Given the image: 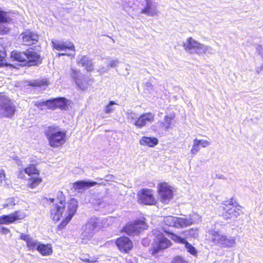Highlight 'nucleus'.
Segmentation results:
<instances>
[{"label": "nucleus", "mask_w": 263, "mask_h": 263, "mask_svg": "<svg viewBox=\"0 0 263 263\" xmlns=\"http://www.w3.org/2000/svg\"><path fill=\"white\" fill-rule=\"evenodd\" d=\"M46 200L50 203H53L50 209V217L55 222L60 220L66 207L67 215L58 226V230H63L76 214L78 207L77 200L74 198H71L68 200L66 206V197L63 192L61 191L56 192L54 197L46 198Z\"/></svg>", "instance_id": "f257e3e1"}, {"label": "nucleus", "mask_w": 263, "mask_h": 263, "mask_svg": "<svg viewBox=\"0 0 263 263\" xmlns=\"http://www.w3.org/2000/svg\"><path fill=\"white\" fill-rule=\"evenodd\" d=\"M11 58L24 67L37 66L42 61L40 53L32 48L27 49L24 51L13 50L11 53Z\"/></svg>", "instance_id": "f03ea898"}, {"label": "nucleus", "mask_w": 263, "mask_h": 263, "mask_svg": "<svg viewBox=\"0 0 263 263\" xmlns=\"http://www.w3.org/2000/svg\"><path fill=\"white\" fill-rule=\"evenodd\" d=\"M45 135L48 144L52 148L61 147L67 140V131L61 130L58 126H49L45 130Z\"/></svg>", "instance_id": "7ed1b4c3"}, {"label": "nucleus", "mask_w": 263, "mask_h": 263, "mask_svg": "<svg viewBox=\"0 0 263 263\" xmlns=\"http://www.w3.org/2000/svg\"><path fill=\"white\" fill-rule=\"evenodd\" d=\"M17 111L12 100L4 92H0V118L12 119Z\"/></svg>", "instance_id": "20e7f679"}, {"label": "nucleus", "mask_w": 263, "mask_h": 263, "mask_svg": "<svg viewBox=\"0 0 263 263\" xmlns=\"http://www.w3.org/2000/svg\"><path fill=\"white\" fill-rule=\"evenodd\" d=\"M147 228L148 226L146 223L145 218L142 217L126 223L123 226L121 232L125 233L128 236H134L139 234Z\"/></svg>", "instance_id": "39448f33"}, {"label": "nucleus", "mask_w": 263, "mask_h": 263, "mask_svg": "<svg viewBox=\"0 0 263 263\" xmlns=\"http://www.w3.org/2000/svg\"><path fill=\"white\" fill-rule=\"evenodd\" d=\"M234 199L224 201L222 209V216L224 219L235 221L240 214L242 213L240 206L234 205Z\"/></svg>", "instance_id": "423d86ee"}, {"label": "nucleus", "mask_w": 263, "mask_h": 263, "mask_svg": "<svg viewBox=\"0 0 263 263\" xmlns=\"http://www.w3.org/2000/svg\"><path fill=\"white\" fill-rule=\"evenodd\" d=\"M183 46L184 47L185 50L191 53H195L200 54L203 53L205 54H211L212 52V48L211 47L201 44L194 40L192 37H189L187 42L183 44Z\"/></svg>", "instance_id": "0eeeda50"}, {"label": "nucleus", "mask_w": 263, "mask_h": 263, "mask_svg": "<svg viewBox=\"0 0 263 263\" xmlns=\"http://www.w3.org/2000/svg\"><path fill=\"white\" fill-rule=\"evenodd\" d=\"M157 194L158 200L163 203H168L174 195V189L166 182L158 184Z\"/></svg>", "instance_id": "6e6552de"}, {"label": "nucleus", "mask_w": 263, "mask_h": 263, "mask_svg": "<svg viewBox=\"0 0 263 263\" xmlns=\"http://www.w3.org/2000/svg\"><path fill=\"white\" fill-rule=\"evenodd\" d=\"M212 241L222 248H231L235 244V238L232 236H227L221 234L218 231H211Z\"/></svg>", "instance_id": "1a4fd4ad"}, {"label": "nucleus", "mask_w": 263, "mask_h": 263, "mask_svg": "<svg viewBox=\"0 0 263 263\" xmlns=\"http://www.w3.org/2000/svg\"><path fill=\"white\" fill-rule=\"evenodd\" d=\"M137 200L139 203L145 205H155L157 203L153 190L147 188L141 189L138 192Z\"/></svg>", "instance_id": "9d476101"}, {"label": "nucleus", "mask_w": 263, "mask_h": 263, "mask_svg": "<svg viewBox=\"0 0 263 263\" xmlns=\"http://www.w3.org/2000/svg\"><path fill=\"white\" fill-rule=\"evenodd\" d=\"M115 245L121 253L129 254L134 249L133 241L127 236H121L115 241Z\"/></svg>", "instance_id": "9b49d317"}, {"label": "nucleus", "mask_w": 263, "mask_h": 263, "mask_svg": "<svg viewBox=\"0 0 263 263\" xmlns=\"http://www.w3.org/2000/svg\"><path fill=\"white\" fill-rule=\"evenodd\" d=\"M20 39L23 46H31L39 42V35L34 31L26 29L21 33Z\"/></svg>", "instance_id": "f8f14e48"}, {"label": "nucleus", "mask_w": 263, "mask_h": 263, "mask_svg": "<svg viewBox=\"0 0 263 263\" xmlns=\"http://www.w3.org/2000/svg\"><path fill=\"white\" fill-rule=\"evenodd\" d=\"M172 245L171 241L163 236L154 242L152 248L149 249V252L154 255L168 248Z\"/></svg>", "instance_id": "ddd939ff"}, {"label": "nucleus", "mask_w": 263, "mask_h": 263, "mask_svg": "<svg viewBox=\"0 0 263 263\" xmlns=\"http://www.w3.org/2000/svg\"><path fill=\"white\" fill-rule=\"evenodd\" d=\"M47 108L50 110L60 109L66 110L68 108V101L64 97H58L47 100Z\"/></svg>", "instance_id": "4468645a"}, {"label": "nucleus", "mask_w": 263, "mask_h": 263, "mask_svg": "<svg viewBox=\"0 0 263 263\" xmlns=\"http://www.w3.org/2000/svg\"><path fill=\"white\" fill-rule=\"evenodd\" d=\"M25 217V214L20 211H15L13 213L0 216V224H9L15 221L21 220Z\"/></svg>", "instance_id": "2eb2a0df"}, {"label": "nucleus", "mask_w": 263, "mask_h": 263, "mask_svg": "<svg viewBox=\"0 0 263 263\" xmlns=\"http://www.w3.org/2000/svg\"><path fill=\"white\" fill-rule=\"evenodd\" d=\"M53 49L57 51L71 50L75 52L76 49L74 45L71 42L68 43L62 42L59 40L52 39L51 42Z\"/></svg>", "instance_id": "dca6fc26"}, {"label": "nucleus", "mask_w": 263, "mask_h": 263, "mask_svg": "<svg viewBox=\"0 0 263 263\" xmlns=\"http://www.w3.org/2000/svg\"><path fill=\"white\" fill-rule=\"evenodd\" d=\"M154 120V115L151 112L143 113L135 121L134 124L138 128L145 126L147 122L152 123Z\"/></svg>", "instance_id": "f3484780"}, {"label": "nucleus", "mask_w": 263, "mask_h": 263, "mask_svg": "<svg viewBox=\"0 0 263 263\" xmlns=\"http://www.w3.org/2000/svg\"><path fill=\"white\" fill-rule=\"evenodd\" d=\"M175 116L174 114H170L164 117L163 121L159 122V127L160 128L166 130L172 128L175 123Z\"/></svg>", "instance_id": "a211bd4d"}, {"label": "nucleus", "mask_w": 263, "mask_h": 263, "mask_svg": "<svg viewBox=\"0 0 263 263\" xmlns=\"http://www.w3.org/2000/svg\"><path fill=\"white\" fill-rule=\"evenodd\" d=\"M139 143L142 146L154 147L158 145L159 140L157 138L154 137L143 136L140 139Z\"/></svg>", "instance_id": "6ab92c4d"}, {"label": "nucleus", "mask_w": 263, "mask_h": 263, "mask_svg": "<svg viewBox=\"0 0 263 263\" xmlns=\"http://www.w3.org/2000/svg\"><path fill=\"white\" fill-rule=\"evenodd\" d=\"M20 238L26 241L27 247L29 250H36L38 244L30 236V235L24 233H21L20 236Z\"/></svg>", "instance_id": "aec40b11"}, {"label": "nucleus", "mask_w": 263, "mask_h": 263, "mask_svg": "<svg viewBox=\"0 0 263 263\" xmlns=\"http://www.w3.org/2000/svg\"><path fill=\"white\" fill-rule=\"evenodd\" d=\"M98 184L96 181H78L73 183V187L76 190H80L90 188L95 185ZM98 184H102V183H98Z\"/></svg>", "instance_id": "412c9836"}, {"label": "nucleus", "mask_w": 263, "mask_h": 263, "mask_svg": "<svg viewBox=\"0 0 263 263\" xmlns=\"http://www.w3.org/2000/svg\"><path fill=\"white\" fill-rule=\"evenodd\" d=\"M36 250L43 256H49L52 254L53 250L50 243H39Z\"/></svg>", "instance_id": "4be33fe9"}, {"label": "nucleus", "mask_w": 263, "mask_h": 263, "mask_svg": "<svg viewBox=\"0 0 263 263\" xmlns=\"http://www.w3.org/2000/svg\"><path fill=\"white\" fill-rule=\"evenodd\" d=\"M78 64H80L87 72H91L93 70V64L91 60H89L86 56L84 55L78 61Z\"/></svg>", "instance_id": "5701e85b"}, {"label": "nucleus", "mask_w": 263, "mask_h": 263, "mask_svg": "<svg viewBox=\"0 0 263 263\" xmlns=\"http://www.w3.org/2000/svg\"><path fill=\"white\" fill-rule=\"evenodd\" d=\"M24 172L29 177L35 175L40 176V171L36 167V164H31L28 165L24 168Z\"/></svg>", "instance_id": "b1692460"}, {"label": "nucleus", "mask_w": 263, "mask_h": 263, "mask_svg": "<svg viewBox=\"0 0 263 263\" xmlns=\"http://www.w3.org/2000/svg\"><path fill=\"white\" fill-rule=\"evenodd\" d=\"M42 178L40 176H34L30 177L28 179V183L27 187L28 188L33 189L39 185L42 182Z\"/></svg>", "instance_id": "393cba45"}, {"label": "nucleus", "mask_w": 263, "mask_h": 263, "mask_svg": "<svg viewBox=\"0 0 263 263\" xmlns=\"http://www.w3.org/2000/svg\"><path fill=\"white\" fill-rule=\"evenodd\" d=\"M48 84L49 83L47 78H41L34 80L29 83V86L36 88L46 87L48 86Z\"/></svg>", "instance_id": "a878e982"}, {"label": "nucleus", "mask_w": 263, "mask_h": 263, "mask_svg": "<svg viewBox=\"0 0 263 263\" xmlns=\"http://www.w3.org/2000/svg\"><path fill=\"white\" fill-rule=\"evenodd\" d=\"M182 245H184V247L187 252L191 255L193 256H196L197 255V250L186 240V238L182 237Z\"/></svg>", "instance_id": "bb28decb"}, {"label": "nucleus", "mask_w": 263, "mask_h": 263, "mask_svg": "<svg viewBox=\"0 0 263 263\" xmlns=\"http://www.w3.org/2000/svg\"><path fill=\"white\" fill-rule=\"evenodd\" d=\"M10 12L4 11L0 8V24H9L12 21Z\"/></svg>", "instance_id": "cd10ccee"}, {"label": "nucleus", "mask_w": 263, "mask_h": 263, "mask_svg": "<svg viewBox=\"0 0 263 263\" xmlns=\"http://www.w3.org/2000/svg\"><path fill=\"white\" fill-rule=\"evenodd\" d=\"M141 13L142 14H146L152 16L157 14L156 10L152 7L150 3L146 4V6L141 10Z\"/></svg>", "instance_id": "c85d7f7f"}, {"label": "nucleus", "mask_w": 263, "mask_h": 263, "mask_svg": "<svg viewBox=\"0 0 263 263\" xmlns=\"http://www.w3.org/2000/svg\"><path fill=\"white\" fill-rule=\"evenodd\" d=\"M1 67H5L6 69H10L11 71L16 68L13 65L7 63L4 57L0 55V68Z\"/></svg>", "instance_id": "c756f323"}, {"label": "nucleus", "mask_w": 263, "mask_h": 263, "mask_svg": "<svg viewBox=\"0 0 263 263\" xmlns=\"http://www.w3.org/2000/svg\"><path fill=\"white\" fill-rule=\"evenodd\" d=\"M182 234L189 238H196L198 236V232L197 229H191L189 231L182 232Z\"/></svg>", "instance_id": "7c9ffc66"}, {"label": "nucleus", "mask_w": 263, "mask_h": 263, "mask_svg": "<svg viewBox=\"0 0 263 263\" xmlns=\"http://www.w3.org/2000/svg\"><path fill=\"white\" fill-rule=\"evenodd\" d=\"M200 144L198 143V139H195L193 141V145L191 150V154L194 156L200 150Z\"/></svg>", "instance_id": "2f4dec72"}, {"label": "nucleus", "mask_w": 263, "mask_h": 263, "mask_svg": "<svg viewBox=\"0 0 263 263\" xmlns=\"http://www.w3.org/2000/svg\"><path fill=\"white\" fill-rule=\"evenodd\" d=\"M116 104V102L114 101H111L109 103L106 105L105 107V112L107 114H109L113 111L114 108L112 107V105Z\"/></svg>", "instance_id": "473e14b6"}, {"label": "nucleus", "mask_w": 263, "mask_h": 263, "mask_svg": "<svg viewBox=\"0 0 263 263\" xmlns=\"http://www.w3.org/2000/svg\"><path fill=\"white\" fill-rule=\"evenodd\" d=\"M193 220L189 218H182V227L183 226H190L193 223Z\"/></svg>", "instance_id": "72a5a7b5"}, {"label": "nucleus", "mask_w": 263, "mask_h": 263, "mask_svg": "<svg viewBox=\"0 0 263 263\" xmlns=\"http://www.w3.org/2000/svg\"><path fill=\"white\" fill-rule=\"evenodd\" d=\"M15 205V199L13 198H10L8 199L7 203L4 205V207H13Z\"/></svg>", "instance_id": "f704fd0d"}, {"label": "nucleus", "mask_w": 263, "mask_h": 263, "mask_svg": "<svg viewBox=\"0 0 263 263\" xmlns=\"http://www.w3.org/2000/svg\"><path fill=\"white\" fill-rule=\"evenodd\" d=\"M81 260L86 263H96L98 262V257H95L92 259H90L87 258H82L81 259Z\"/></svg>", "instance_id": "c9c22d12"}, {"label": "nucleus", "mask_w": 263, "mask_h": 263, "mask_svg": "<svg viewBox=\"0 0 263 263\" xmlns=\"http://www.w3.org/2000/svg\"><path fill=\"white\" fill-rule=\"evenodd\" d=\"M90 80H88V81H86V84H84L81 81H76V83L78 85V86L81 88V89H85L87 87V85H89V82L90 81Z\"/></svg>", "instance_id": "e433bc0d"}, {"label": "nucleus", "mask_w": 263, "mask_h": 263, "mask_svg": "<svg viewBox=\"0 0 263 263\" xmlns=\"http://www.w3.org/2000/svg\"><path fill=\"white\" fill-rule=\"evenodd\" d=\"M166 233L167 234H171V238L172 240H174L175 241H176L177 242H181V237L178 236L174 234H173V233H169L168 232H166Z\"/></svg>", "instance_id": "4c0bfd02"}, {"label": "nucleus", "mask_w": 263, "mask_h": 263, "mask_svg": "<svg viewBox=\"0 0 263 263\" xmlns=\"http://www.w3.org/2000/svg\"><path fill=\"white\" fill-rule=\"evenodd\" d=\"M198 143L203 147H206L210 145V142L204 140H198Z\"/></svg>", "instance_id": "58836bf2"}, {"label": "nucleus", "mask_w": 263, "mask_h": 263, "mask_svg": "<svg viewBox=\"0 0 263 263\" xmlns=\"http://www.w3.org/2000/svg\"><path fill=\"white\" fill-rule=\"evenodd\" d=\"M7 180L6 174L4 170H0V183H2L4 180Z\"/></svg>", "instance_id": "ea45409f"}, {"label": "nucleus", "mask_w": 263, "mask_h": 263, "mask_svg": "<svg viewBox=\"0 0 263 263\" xmlns=\"http://www.w3.org/2000/svg\"><path fill=\"white\" fill-rule=\"evenodd\" d=\"M256 51L260 57L263 58V48L261 45H257L256 47Z\"/></svg>", "instance_id": "a19ab883"}, {"label": "nucleus", "mask_w": 263, "mask_h": 263, "mask_svg": "<svg viewBox=\"0 0 263 263\" xmlns=\"http://www.w3.org/2000/svg\"><path fill=\"white\" fill-rule=\"evenodd\" d=\"M46 102H47V100L45 101H43V102H37L35 103V105L37 107H39L42 106H47Z\"/></svg>", "instance_id": "79ce46f5"}, {"label": "nucleus", "mask_w": 263, "mask_h": 263, "mask_svg": "<svg viewBox=\"0 0 263 263\" xmlns=\"http://www.w3.org/2000/svg\"><path fill=\"white\" fill-rule=\"evenodd\" d=\"M1 232L3 234H7L9 233H10V230L8 229V228H5V227H2L1 228Z\"/></svg>", "instance_id": "37998d69"}, {"label": "nucleus", "mask_w": 263, "mask_h": 263, "mask_svg": "<svg viewBox=\"0 0 263 263\" xmlns=\"http://www.w3.org/2000/svg\"><path fill=\"white\" fill-rule=\"evenodd\" d=\"M61 56H68V57L72 56V57H73L74 56V54L72 55V54H68V53H65V52H63V53H59L57 54V57H60Z\"/></svg>", "instance_id": "c03bdc74"}, {"label": "nucleus", "mask_w": 263, "mask_h": 263, "mask_svg": "<svg viewBox=\"0 0 263 263\" xmlns=\"http://www.w3.org/2000/svg\"><path fill=\"white\" fill-rule=\"evenodd\" d=\"M99 227V224L97 222L94 221L92 223L91 227L92 230H95L97 228Z\"/></svg>", "instance_id": "a18cd8bd"}, {"label": "nucleus", "mask_w": 263, "mask_h": 263, "mask_svg": "<svg viewBox=\"0 0 263 263\" xmlns=\"http://www.w3.org/2000/svg\"><path fill=\"white\" fill-rule=\"evenodd\" d=\"M118 63V61L117 60H113L110 62L109 65L111 67H116Z\"/></svg>", "instance_id": "49530a36"}, {"label": "nucleus", "mask_w": 263, "mask_h": 263, "mask_svg": "<svg viewBox=\"0 0 263 263\" xmlns=\"http://www.w3.org/2000/svg\"><path fill=\"white\" fill-rule=\"evenodd\" d=\"M263 70V65H262L261 67H257V68H256V72H257V73H260V72L261 70Z\"/></svg>", "instance_id": "de8ad7c7"}, {"label": "nucleus", "mask_w": 263, "mask_h": 263, "mask_svg": "<svg viewBox=\"0 0 263 263\" xmlns=\"http://www.w3.org/2000/svg\"><path fill=\"white\" fill-rule=\"evenodd\" d=\"M216 176L217 178H219V179H223L224 178V177L222 175H216Z\"/></svg>", "instance_id": "09e8293b"}, {"label": "nucleus", "mask_w": 263, "mask_h": 263, "mask_svg": "<svg viewBox=\"0 0 263 263\" xmlns=\"http://www.w3.org/2000/svg\"><path fill=\"white\" fill-rule=\"evenodd\" d=\"M72 72H73V74H76V75H77V70H74V69H72Z\"/></svg>", "instance_id": "8fccbe9b"}, {"label": "nucleus", "mask_w": 263, "mask_h": 263, "mask_svg": "<svg viewBox=\"0 0 263 263\" xmlns=\"http://www.w3.org/2000/svg\"><path fill=\"white\" fill-rule=\"evenodd\" d=\"M182 263H188V262L182 258Z\"/></svg>", "instance_id": "3c124183"}]
</instances>
